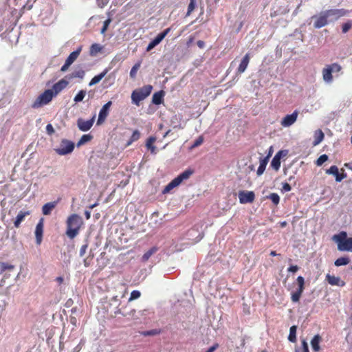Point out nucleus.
Wrapping results in <instances>:
<instances>
[{"label": "nucleus", "mask_w": 352, "mask_h": 352, "mask_svg": "<svg viewBox=\"0 0 352 352\" xmlns=\"http://www.w3.org/2000/svg\"><path fill=\"white\" fill-rule=\"evenodd\" d=\"M193 173V171L190 169H187L180 173L177 177L175 178L179 182V184H181L184 180H186L190 177V176Z\"/></svg>", "instance_id": "c85d7f7f"}, {"label": "nucleus", "mask_w": 352, "mask_h": 352, "mask_svg": "<svg viewBox=\"0 0 352 352\" xmlns=\"http://www.w3.org/2000/svg\"><path fill=\"white\" fill-rule=\"evenodd\" d=\"M321 338L319 335H316L314 336L312 340H311V345L313 350L316 352H318L320 350V341Z\"/></svg>", "instance_id": "c756f323"}, {"label": "nucleus", "mask_w": 352, "mask_h": 352, "mask_svg": "<svg viewBox=\"0 0 352 352\" xmlns=\"http://www.w3.org/2000/svg\"><path fill=\"white\" fill-rule=\"evenodd\" d=\"M352 27V22L349 21L344 23H343L342 26V31L343 33H346Z\"/></svg>", "instance_id": "8fccbe9b"}, {"label": "nucleus", "mask_w": 352, "mask_h": 352, "mask_svg": "<svg viewBox=\"0 0 352 352\" xmlns=\"http://www.w3.org/2000/svg\"><path fill=\"white\" fill-rule=\"evenodd\" d=\"M298 270V267L297 265H291L287 271L292 273H296Z\"/></svg>", "instance_id": "052dcab7"}, {"label": "nucleus", "mask_w": 352, "mask_h": 352, "mask_svg": "<svg viewBox=\"0 0 352 352\" xmlns=\"http://www.w3.org/2000/svg\"><path fill=\"white\" fill-rule=\"evenodd\" d=\"M197 45L199 48H204L205 47V42L201 40H199L197 42Z\"/></svg>", "instance_id": "69168bd1"}, {"label": "nucleus", "mask_w": 352, "mask_h": 352, "mask_svg": "<svg viewBox=\"0 0 352 352\" xmlns=\"http://www.w3.org/2000/svg\"><path fill=\"white\" fill-rule=\"evenodd\" d=\"M82 46H79L76 50L72 52L67 58L65 60V62L69 64L70 65L77 59V58L79 56L81 51H82Z\"/></svg>", "instance_id": "412c9836"}, {"label": "nucleus", "mask_w": 352, "mask_h": 352, "mask_svg": "<svg viewBox=\"0 0 352 352\" xmlns=\"http://www.w3.org/2000/svg\"><path fill=\"white\" fill-rule=\"evenodd\" d=\"M268 160H269V155L268 156H266L263 158H261L259 161V166L257 169V171H256V174L257 175L260 176L261 175L265 170V168H266V166L268 163Z\"/></svg>", "instance_id": "4be33fe9"}, {"label": "nucleus", "mask_w": 352, "mask_h": 352, "mask_svg": "<svg viewBox=\"0 0 352 352\" xmlns=\"http://www.w3.org/2000/svg\"><path fill=\"white\" fill-rule=\"evenodd\" d=\"M342 173H339V169L337 166L333 165L329 169L326 170V173L332 175L335 177L337 182H340L342 179L347 177L346 173H344V169H341Z\"/></svg>", "instance_id": "1a4fd4ad"}, {"label": "nucleus", "mask_w": 352, "mask_h": 352, "mask_svg": "<svg viewBox=\"0 0 352 352\" xmlns=\"http://www.w3.org/2000/svg\"><path fill=\"white\" fill-rule=\"evenodd\" d=\"M292 190V188H291V186L285 182V183H283V187H282V190L284 191V192H289Z\"/></svg>", "instance_id": "6e6d98bb"}, {"label": "nucleus", "mask_w": 352, "mask_h": 352, "mask_svg": "<svg viewBox=\"0 0 352 352\" xmlns=\"http://www.w3.org/2000/svg\"><path fill=\"white\" fill-rule=\"evenodd\" d=\"M204 236L203 231L201 228L195 226L190 229L186 235V239L191 241L192 243H197Z\"/></svg>", "instance_id": "0eeeda50"}, {"label": "nucleus", "mask_w": 352, "mask_h": 352, "mask_svg": "<svg viewBox=\"0 0 352 352\" xmlns=\"http://www.w3.org/2000/svg\"><path fill=\"white\" fill-rule=\"evenodd\" d=\"M54 97L53 90L47 89L36 98L34 102L32 104V107L33 109H38L46 105L52 101Z\"/></svg>", "instance_id": "39448f33"}, {"label": "nucleus", "mask_w": 352, "mask_h": 352, "mask_svg": "<svg viewBox=\"0 0 352 352\" xmlns=\"http://www.w3.org/2000/svg\"><path fill=\"white\" fill-rule=\"evenodd\" d=\"M163 37L158 34L148 45L146 47V51L149 52L152 49H153L155 46H157L158 44H160L162 41L163 40Z\"/></svg>", "instance_id": "393cba45"}, {"label": "nucleus", "mask_w": 352, "mask_h": 352, "mask_svg": "<svg viewBox=\"0 0 352 352\" xmlns=\"http://www.w3.org/2000/svg\"><path fill=\"white\" fill-rule=\"evenodd\" d=\"M298 111L295 110L292 113L286 115L280 121V124L283 127H289L297 120Z\"/></svg>", "instance_id": "f8f14e48"}, {"label": "nucleus", "mask_w": 352, "mask_h": 352, "mask_svg": "<svg viewBox=\"0 0 352 352\" xmlns=\"http://www.w3.org/2000/svg\"><path fill=\"white\" fill-rule=\"evenodd\" d=\"M141 65V62L139 61L136 63L131 69L129 75L131 78H135L137 74L138 70L140 69Z\"/></svg>", "instance_id": "58836bf2"}, {"label": "nucleus", "mask_w": 352, "mask_h": 352, "mask_svg": "<svg viewBox=\"0 0 352 352\" xmlns=\"http://www.w3.org/2000/svg\"><path fill=\"white\" fill-rule=\"evenodd\" d=\"M328 15L325 11L321 12L319 16L314 15L311 17L312 19H316L314 27L316 29L324 27L328 23Z\"/></svg>", "instance_id": "6e6552de"}, {"label": "nucleus", "mask_w": 352, "mask_h": 352, "mask_svg": "<svg viewBox=\"0 0 352 352\" xmlns=\"http://www.w3.org/2000/svg\"><path fill=\"white\" fill-rule=\"evenodd\" d=\"M267 198L270 199L275 205H278L279 204L280 197L277 193H271L267 197Z\"/></svg>", "instance_id": "c03bdc74"}, {"label": "nucleus", "mask_w": 352, "mask_h": 352, "mask_svg": "<svg viewBox=\"0 0 352 352\" xmlns=\"http://www.w3.org/2000/svg\"><path fill=\"white\" fill-rule=\"evenodd\" d=\"M140 295H141V294H140V291H138V290L132 291L131 293L130 298H129V301L138 299V298L140 297Z\"/></svg>", "instance_id": "3c124183"}, {"label": "nucleus", "mask_w": 352, "mask_h": 352, "mask_svg": "<svg viewBox=\"0 0 352 352\" xmlns=\"http://www.w3.org/2000/svg\"><path fill=\"white\" fill-rule=\"evenodd\" d=\"M255 198L253 191L241 190L239 192V202L241 204L252 203Z\"/></svg>", "instance_id": "9d476101"}, {"label": "nucleus", "mask_w": 352, "mask_h": 352, "mask_svg": "<svg viewBox=\"0 0 352 352\" xmlns=\"http://www.w3.org/2000/svg\"><path fill=\"white\" fill-rule=\"evenodd\" d=\"M109 72V69L108 68H106L104 69V71L102 72H101L100 74L95 76L89 82V86H93L97 83H98L105 76L106 74L108 73Z\"/></svg>", "instance_id": "5701e85b"}, {"label": "nucleus", "mask_w": 352, "mask_h": 352, "mask_svg": "<svg viewBox=\"0 0 352 352\" xmlns=\"http://www.w3.org/2000/svg\"><path fill=\"white\" fill-rule=\"evenodd\" d=\"M326 280L331 285H336L340 287H344L345 285V282L342 280L340 277L331 276L329 274H327Z\"/></svg>", "instance_id": "dca6fc26"}, {"label": "nucleus", "mask_w": 352, "mask_h": 352, "mask_svg": "<svg viewBox=\"0 0 352 352\" xmlns=\"http://www.w3.org/2000/svg\"><path fill=\"white\" fill-rule=\"evenodd\" d=\"M74 143L67 139H63L59 147L54 148L55 152L60 155L71 153L74 149Z\"/></svg>", "instance_id": "423d86ee"}, {"label": "nucleus", "mask_w": 352, "mask_h": 352, "mask_svg": "<svg viewBox=\"0 0 352 352\" xmlns=\"http://www.w3.org/2000/svg\"><path fill=\"white\" fill-rule=\"evenodd\" d=\"M180 184L177 180L176 178H174L170 183H168L164 190H162L163 194L168 193L171 190H173L174 188L178 186Z\"/></svg>", "instance_id": "cd10ccee"}, {"label": "nucleus", "mask_w": 352, "mask_h": 352, "mask_svg": "<svg viewBox=\"0 0 352 352\" xmlns=\"http://www.w3.org/2000/svg\"><path fill=\"white\" fill-rule=\"evenodd\" d=\"M83 263H84V265L87 267L90 265V263L89 261H88L87 258H85L84 261H83Z\"/></svg>", "instance_id": "774afa93"}, {"label": "nucleus", "mask_w": 352, "mask_h": 352, "mask_svg": "<svg viewBox=\"0 0 352 352\" xmlns=\"http://www.w3.org/2000/svg\"><path fill=\"white\" fill-rule=\"evenodd\" d=\"M283 151H278L273 157L271 162V166L275 170H278L280 167V158Z\"/></svg>", "instance_id": "6ab92c4d"}, {"label": "nucleus", "mask_w": 352, "mask_h": 352, "mask_svg": "<svg viewBox=\"0 0 352 352\" xmlns=\"http://www.w3.org/2000/svg\"><path fill=\"white\" fill-rule=\"evenodd\" d=\"M249 62H250V55H249V54H246L242 58V60L238 67L237 73H239V74L243 73L245 71V69H247Z\"/></svg>", "instance_id": "aec40b11"}, {"label": "nucleus", "mask_w": 352, "mask_h": 352, "mask_svg": "<svg viewBox=\"0 0 352 352\" xmlns=\"http://www.w3.org/2000/svg\"><path fill=\"white\" fill-rule=\"evenodd\" d=\"M344 166L346 168H347L348 169L352 170V162H348V163H345L344 164Z\"/></svg>", "instance_id": "338daca9"}, {"label": "nucleus", "mask_w": 352, "mask_h": 352, "mask_svg": "<svg viewBox=\"0 0 352 352\" xmlns=\"http://www.w3.org/2000/svg\"><path fill=\"white\" fill-rule=\"evenodd\" d=\"M328 160V156L326 154L320 155L316 160V165L322 166Z\"/></svg>", "instance_id": "49530a36"}, {"label": "nucleus", "mask_w": 352, "mask_h": 352, "mask_svg": "<svg viewBox=\"0 0 352 352\" xmlns=\"http://www.w3.org/2000/svg\"><path fill=\"white\" fill-rule=\"evenodd\" d=\"M85 71L82 70V69H80L74 71L73 72H72L71 74L67 75L66 76V78H67L69 80H72L73 78H76L82 79L85 76Z\"/></svg>", "instance_id": "bb28decb"}, {"label": "nucleus", "mask_w": 352, "mask_h": 352, "mask_svg": "<svg viewBox=\"0 0 352 352\" xmlns=\"http://www.w3.org/2000/svg\"><path fill=\"white\" fill-rule=\"evenodd\" d=\"M66 223V234L69 239H72L78 234L82 219L78 214H72L68 217Z\"/></svg>", "instance_id": "f257e3e1"}, {"label": "nucleus", "mask_w": 352, "mask_h": 352, "mask_svg": "<svg viewBox=\"0 0 352 352\" xmlns=\"http://www.w3.org/2000/svg\"><path fill=\"white\" fill-rule=\"evenodd\" d=\"M164 96V91H160L155 92L152 97V102L155 104H160L163 102V98Z\"/></svg>", "instance_id": "a878e982"}, {"label": "nucleus", "mask_w": 352, "mask_h": 352, "mask_svg": "<svg viewBox=\"0 0 352 352\" xmlns=\"http://www.w3.org/2000/svg\"><path fill=\"white\" fill-rule=\"evenodd\" d=\"M342 66L337 63L327 65L322 70V79L326 84H331L333 81V75L336 78L339 77L342 74Z\"/></svg>", "instance_id": "f03ea898"}, {"label": "nucleus", "mask_w": 352, "mask_h": 352, "mask_svg": "<svg viewBox=\"0 0 352 352\" xmlns=\"http://www.w3.org/2000/svg\"><path fill=\"white\" fill-rule=\"evenodd\" d=\"M140 333L144 336H154L160 333V329H151L148 331H141Z\"/></svg>", "instance_id": "ea45409f"}, {"label": "nucleus", "mask_w": 352, "mask_h": 352, "mask_svg": "<svg viewBox=\"0 0 352 352\" xmlns=\"http://www.w3.org/2000/svg\"><path fill=\"white\" fill-rule=\"evenodd\" d=\"M86 91L85 90H80V91H78V93L75 96L74 98V101L76 102V103H78V102H80L81 101L83 100L84 98L86 96Z\"/></svg>", "instance_id": "a19ab883"}, {"label": "nucleus", "mask_w": 352, "mask_h": 352, "mask_svg": "<svg viewBox=\"0 0 352 352\" xmlns=\"http://www.w3.org/2000/svg\"><path fill=\"white\" fill-rule=\"evenodd\" d=\"M46 131L49 135H52L54 133V129L53 126L51 124H48L46 126Z\"/></svg>", "instance_id": "4d7b16f0"}, {"label": "nucleus", "mask_w": 352, "mask_h": 352, "mask_svg": "<svg viewBox=\"0 0 352 352\" xmlns=\"http://www.w3.org/2000/svg\"><path fill=\"white\" fill-rule=\"evenodd\" d=\"M156 139L155 137H149L146 142V148L151 151V153H156V147L153 145Z\"/></svg>", "instance_id": "7c9ffc66"}, {"label": "nucleus", "mask_w": 352, "mask_h": 352, "mask_svg": "<svg viewBox=\"0 0 352 352\" xmlns=\"http://www.w3.org/2000/svg\"><path fill=\"white\" fill-rule=\"evenodd\" d=\"M301 294H298V292H296V291L292 293V300L294 302H297L299 301L300 298Z\"/></svg>", "instance_id": "603ef678"}, {"label": "nucleus", "mask_w": 352, "mask_h": 352, "mask_svg": "<svg viewBox=\"0 0 352 352\" xmlns=\"http://www.w3.org/2000/svg\"><path fill=\"white\" fill-rule=\"evenodd\" d=\"M14 269V265L1 262L0 263V274L5 272L6 271L12 272Z\"/></svg>", "instance_id": "f704fd0d"}, {"label": "nucleus", "mask_w": 352, "mask_h": 352, "mask_svg": "<svg viewBox=\"0 0 352 352\" xmlns=\"http://www.w3.org/2000/svg\"><path fill=\"white\" fill-rule=\"evenodd\" d=\"M332 239L337 243L339 251L352 252V237H347L346 232L342 231L333 235Z\"/></svg>", "instance_id": "7ed1b4c3"}, {"label": "nucleus", "mask_w": 352, "mask_h": 352, "mask_svg": "<svg viewBox=\"0 0 352 352\" xmlns=\"http://www.w3.org/2000/svg\"><path fill=\"white\" fill-rule=\"evenodd\" d=\"M324 137V133L320 129L316 131L314 135L315 139L314 141V145L316 146L319 144L323 140Z\"/></svg>", "instance_id": "2f4dec72"}, {"label": "nucleus", "mask_w": 352, "mask_h": 352, "mask_svg": "<svg viewBox=\"0 0 352 352\" xmlns=\"http://www.w3.org/2000/svg\"><path fill=\"white\" fill-rule=\"evenodd\" d=\"M96 116H94L91 119L85 120L82 118H79L77 120V126L81 131H89L94 124Z\"/></svg>", "instance_id": "ddd939ff"}, {"label": "nucleus", "mask_w": 352, "mask_h": 352, "mask_svg": "<svg viewBox=\"0 0 352 352\" xmlns=\"http://www.w3.org/2000/svg\"><path fill=\"white\" fill-rule=\"evenodd\" d=\"M153 89L151 85H145L138 90H135L131 94V100L135 105H139L140 102L148 97Z\"/></svg>", "instance_id": "20e7f679"}, {"label": "nucleus", "mask_w": 352, "mask_h": 352, "mask_svg": "<svg viewBox=\"0 0 352 352\" xmlns=\"http://www.w3.org/2000/svg\"><path fill=\"white\" fill-rule=\"evenodd\" d=\"M43 219H41L37 223L35 229V236L37 244H40L42 240L43 231Z\"/></svg>", "instance_id": "f3484780"}, {"label": "nucleus", "mask_w": 352, "mask_h": 352, "mask_svg": "<svg viewBox=\"0 0 352 352\" xmlns=\"http://www.w3.org/2000/svg\"><path fill=\"white\" fill-rule=\"evenodd\" d=\"M89 246V243H88V241L87 240H85V244H83L80 249V252H79V256L80 257L83 256L87 250V248Z\"/></svg>", "instance_id": "de8ad7c7"}, {"label": "nucleus", "mask_w": 352, "mask_h": 352, "mask_svg": "<svg viewBox=\"0 0 352 352\" xmlns=\"http://www.w3.org/2000/svg\"><path fill=\"white\" fill-rule=\"evenodd\" d=\"M102 50V46L98 43H94L90 47L89 54L92 56H95Z\"/></svg>", "instance_id": "473e14b6"}, {"label": "nucleus", "mask_w": 352, "mask_h": 352, "mask_svg": "<svg viewBox=\"0 0 352 352\" xmlns=\"http://www.w3.org/2000/svg\"><path fill=\"white\" fill-rule=\"evenodd\" d=\"M302 347L303 352H309L308 344L305 340L302 342Z\"/></svg>", "instance_id": "bf43d9fd"}, {"label": "nucleus", "mask_w": 352, "mask_h": 352, "mask_svg": "<svg viewBox=\"0 0 352 352\" xmlns=\"http://www.w3.org/2000/svg\"><path fill=\"white\" fill-rule=\"evenodd\" d=\"M109 1L108 0H97V3H98V6L102 8H104L105 6H107V4L108 3Z\"/></svg>", "instance_id": "13d9d810"}, {"label": "nucleus", "mask_w": 352, "mask_h": 352, "mask_svg": "<svg viewBox=\"0 0 352 352\" xmlns=\"http://www.w3.org/2000/svg\"><path fill=\"white\" fill-rule=\"evenodd\" d=\"M30 214V212L29 211H22L21 210L16 217V219L14 222V225L16 228H19L21 223L23 221V219H25V217L28 215Z\"/></svg>", "instance_id": "b1692460"}, {"label": "nucleus", "mask_w": 352, "mask_h": 352, "mask_svg": "<svg viewBox=\"0 0 352 352\" xmlns=\"http://www.w3.org/2000/svg\"><path fill=\"white\" fill-rule=\"evenodd\" d=\"M296 330L297 327L293 325L289 329V334L288 336V340L291 342H295L296 341Z\"/></svg>", "instance_id": "c9c22d12"}, {"label": "nucleus", "mask_w": 352, "mask_h": 352, "mask_svg": "<svg viewBox=\"0 0 352 352\" xmlns=\"http://www.w3.org/2000/svg\"><path fill=\"white\" fill-rule=\"evenodd\" d=\"M197 0H190V3L188 6V10L186 14V16H190L192 12L197 7Z\"/></svg>", "instance_id": "37998d69"}, {"label": "nucleus", "mask_w": 352, "mask_h": 352, "mask_svg": "<svg viewBox=\"0 0 352 352\" xmlns=\"http://www.w3.org/2000/svg\"><path fill=\"white\" fill-rule=\"evenodd\" d=\"M350 263V258L347 256L338 258L334 262V265L337 267L346 265Z\"/></svg>", "instance_id": "72a5a7b5"}, {"label": "nucleus", "mask_w": 352, "mask_h": 352, "mask_svg": "<svg viewBox=\"0 0 352 352\" xmlns=\"http://www.w3.org/2000/svg\"><path fill=\"white\" fill-rule=\"evenodd\" d=\"M140 138V133L138 130H135L131 136V141H137Z\"/></svg>", "instance_id": "864d4df0"}, {"label": "nucleus", "mask_w": 352, "mask_h": 352, "mask_svg": "<svg viewBox=\"0 0 352 352\" xmlns=\"http://www.w3.org/2000/svg\"><path fill=\"white\" fill-rule=\"evenodd\" d=\"M296 280L298 285V288L296 290V292L302 295L304 290L305 279L302 276H298Z\"/></svg>", "instance_id": "4c0bfd02"}, {"label": "nucleus", "mask_w": 352, "mask_h": 352, "mask_svg": "<svg viewBox=\"0 0 352 352\" xmlns=\"http://www.w3.org/2000/svg\"><path fill=\"white\" fill-rule=\"evenodd\" d=\"M157 250V248L156 247H153L151 249H149L148 251H146L142 256V260L144 262L147 261L149 258L155 254Z\"/></svg>", "instance_id": "e433bc0d"}, {"label": "nucleus", "mask_w": 352, "mask_h": 352, "mask_svg": "<svg viewBox=\"0 0 352 352\" xmlns=\"http://www.w3.org/2000/svg\"><path fill=\"white\" fill-rule=\"evenodd\" d=\"M204 142V138L202 136H199L192 144V148H195L201 145Z\"/></svg>", "instance_id": "5fc2aeb1"}, {"label": "nucleus", "mask_w": 352, "mask_h": 352, "mask_svg": "<svg viewBox=\"0 0 352 352\" xmlns=\"http://www.w3.org/2000/svg\"><path fill=\"white\" fill-rule=\"evenodd\" d=\"M219 347V344L216 343L209 347L206 352H214Z\"/></svg>", "instance_id": "680f3d73"}, {"label": "nucleus", "mask_w": 352, "mask_h": 352, "mask_svg": "<svg viewBox=\"0 0 352 352\" xmlns=\"http://www.w3.org/2000/svg\"><path fill=\"white\" fill-rule=\"evenodd\" d=\"M111 18H108L107 19H106L104 23H103V26L100 30V33L101 34H104V32L107 31V30L108 29V27L109 25V24L111 23Z\"/></svg>", "instance_id": "09e8293b"}, {"label": "nucleus", "mask_w": 352, "mask_h": 352, "mask_svg": "<svg viewBox=\"0 0 352 352\" xmlns=\"http://www.w3.org/2000/svg\"><path fill=\"white\" fill-rule=\"evenodd\" d=\"M171 28H166L163 32H160V34L164 38L170 32Z\"/></svg>", "instance_id": "e2e57ef3"}, {"label": "nucleus", "mask_w": 352, "mask_h": 352, "mask_svg": "<svg viewBox=\"0 0 352 352\" xmlns=\"http://www.w3.org/2000/svg\"><path fill=\"white\" fill-rule=\"evenodd\" d=\"M10 4H14L20 7H25L27 0H8Z\"/></svg>", "instance_id": "a18cd8bd"}, {"label": "nucleus", "mask_w": 352, "mask_h": 352, "mask_svg": "<svg viewBox=\"0 0 352 352\" xmlns=\"http://www.w3.org/2000/svg\"><path fill=\"white\" fill-rule=\"evenodd\" d=\"M61 198H58L56 200L46 203L42 207V213L44 215H50L52 211L56 208V206L60 201Z\"/></svg>", "instance_id": "4468645a"}, {"label": "nucleus", "mask_w": 352, "mask_h": 352, "mask_svg": "<svg viewBox=\"0 0 352 352\" xmlns=\"http://www.w3.org/2000/svg\"><path fill=\"white\" fill-rule=\"evenodd\" d=\"M112 104L111 101L107 102L100 109L97 120V125L102 124L109 115V109Z\"/></svg>", "instance_id": "9b49d317"}, {"label": "nucleus", "mask_w": 352, "mask_h": 352, "mask_svg": "<svg viewBox=\"0 0 352 352\" xmlns=\"http://www.w3.org/2000/svg\"><path fill=\"white\" fill-rule=\"evenodd\" d=\"M326 14L329 17L338 19L340 16L345 15L346 11L344 9H331L325 10Z\"/></svg>", "instance_id": "a211bd4d"}, {"label": "nucleus", "mask_w": 352, "mask_h": 352, "mask_svg": "<svg viewBox=\"0 0 352 352\" xmlns=\"http://www.w3.org/2000/svg\"><path fill=\"white\" fill-rule=\"evenodd\" d=\"M92 138V136L89 134H85L83 135H82V137L80 138V139L79 140L78 144H77V146H79L80 145H82L87 142H88L89 141H90Z\"/></svg>", "instance_id": "79ce46f5"}, {"label": "nucleus", "mask_w": 352, "mask_h": 352, "mask_svg": "<svg viewBox=\"0 0 352 352\" xmlns=\"http://www.w3.org/2000/svg\"><path fill=\"white\" fill-rule=\"evenodd\" d=\"M69 66H70L69 64H68L67 63L65 62L64 65L60 68V71L63 72H65L66 71L68 70Z\"/></svg>", "instance_id": "0e129e2a"}, {"label": "nucleus", "mask_w": 352, "mask_h": 352, "mask_svg": "<svg viewBox=\"0 0 352 352\" xmlns=\"http://www.w3.org/2000/svg\"><path fill=\"white\" fill-rule=\"evenodd\" d=\"M68 81L65 79H61L58 82H56L51 90H53V96H56L60 91H62L68 85Z\"/></svg>", "instance_id": "2eb2a0df"}]
</instances>
